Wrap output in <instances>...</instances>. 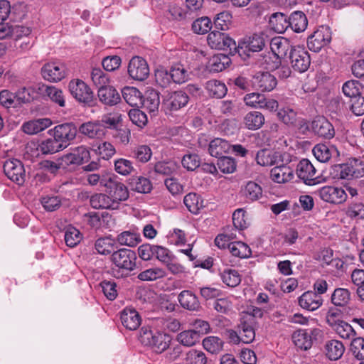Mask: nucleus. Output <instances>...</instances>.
<instances>
[{
  "instance_id": "49530a36",
  "label": "nucleus",
  "mask_w": 364,
  "mask_h": 364,
  "mask_svg": "<svg viewBox=\"0 0 364 364\" xmlns=\"http://www.w3.org/2000/svg\"><path fill=\"white\" fill-rule=\"evenodd\" d=\"M205 89L209 96L218 99L225 97L228 91L226 85L217 80L208 81L205 85Z\"/></svg>"
},
{
  "instance_id": "423d86ee",
  "label": "nucleus",
  "mask_w": 364,
  "mask_h": 364,
  "mask_svg": "<svg viewBox=\"0 0 364 364\" xmlns=\"http://www.w3.org/2000/svg\"><path fill=\"white\" fill-rule=\"evenodd\" d=\"M269 41L268 36L263 33H254L239 43L238 46H237L236 53L240 56L242 55L248 56L250 55L248 52H259L262 50Z\"/></svg>"
},
{
  "instance_id": "f3484780",
  "label": "nucleus",
  "mask_w": 364,
  "mask_h": 364,
  "mask_svg": "<svg viewBox=\"0 0 364 364\" xmlns=\"http://www.w3.org/2000/svg\"><path fill=\"white\" fill-rule=\"evenodd\" d=\"M296 173L306 185L311 186L318 183V177L316 176V169L308 159H304L298 163Z\"/></svg>"
},
{
  "instance_id": "f704fd0d",
  "label": "nucleus",
  "mask_w": 364,
  "mask_h": 364,
  "mask_svg": "<svg viewBox=\"0 0 364 364\" xmlns=\"http://www.w3.org/2000/svg\"><path fill=\"white\" fill-rule=\"evenodd\" d=\"M271 178L276 183H285L292 179V171L289 167L283 165V163H280L271 170Z\"/></svg>"
},
{
  "instance_id": "6ab92c4d",
  "label": "nucleus",
  "mask_w": 364,
  "mask_h": 364,
  "mask_svg": "<svg viewBox=\"0 0 364 364\" xmlns=\"http://www.w3.org/2000/svg\"><path fill=\"white\" fill-rule=\"evenodd\" d=\"M189 101L187 93L183 90L168 92L163 99L165 107L171 111H176L185 107Z\"/></svg>"
},
{
  "instance_id": "72a5a7b5",
  "label": "nucleus",
  "mask_w": 364,
  "mask_h": 364,
  "mask_svg": "<svg viewBox=\"0 0 364 364\" xmlns=\"http://www.w3.org/2000/svg\"><path fill=\"white\" fill-rule=\"evenodd\" d=\"M231 144L225 139L215 138L213 139L208 146L209 154L216 158L223 156V155L230 151Z\"/></svg>"
},
{
  "instance_id": "4be33fe9",
  "label": "nucleus",
  "mask_w": 364,
  "mask_h": 364,
  "mask_svg": "<svg viewBox=\"0 0 364 364\" xmlns=\"http://www.w3.org/2000/svg\"><path fill=\"white\" fill-rule=\"evenodd\" d=\"M77 132L90 139H101L105 135V127L99 120L88 121L81 124Z\"/></svg>"
},
{
  "instance_id": "e2e57ef3",
  "label": "nucleus",
  "mask_w": 364,
  "mask_h": 364,
  "mask_svg": "<svg viewBox=\"0 0 364 364\" xmlns=\"http://www.w3.org/2000/svg\"><path fill=\"white\" fill-rule=\"evenodd\" d=\"M203 346L211 353L220 352L223 347V341L217 336H208L203 339Z\"/></svg>"
},
{
  "instance_id": "b1692460",
  "label": "nucleus",
  "mask_w": 364,
  "mask_h": 364,
  "mask_svg": "<svg viewBox=\"0 0 364 364\" xmlns=\"http://www.w3.org/2000/svg\"><path fill=\"white\" fill-rule=\"evenodd\" d=\"M269 46L272 52L278 59L287 57L291 48H294L287 38L281 36L272 38L269 41Z\"/></svg>"
},
{
  "instance_id": "cd10ccee",
  "label": "nucleus",
  "mask_w": 364,
  "mask_h": 364,
  "mask_svg": "<svg viewBox=\"0 0 364 364\" xmlns=\"http://www.w3.org/2000/svg\"><path fill=\"white\" fill-rule=\"evenodd\" d=\"M97 96L101 102L106 105L114 106L120 102L119 92L112 86L105 85L98 89Z\"/></svg>"
},
{
  "instance_id": "c9c22d12",
  "label": "nucleus",
  "mask_w": 364,
  "mask_h": 364,
  "mask_svg": "<svg viewBox=\"0 0 364 364\" xmlns=\"http://www.w3.org/2000/svg\"><path fill=\"white\" fill-rule=\"evenodd\" d=\"M255 321L253 318L249 320H244L239 325V331L242 342L244 343H250L255 338Z\"/></svg>"
},
{
  "instance_id": "0eeeda50",
  "label": "nucleus",
  "mask_w": 364,
  "mask_h": 364,
  "mask_svg": "<svg viewBox=\"0 0 364 364\" xmlns=\"http://www.w3.org/2000/svg\"><path fill=\"white\" fill-rule=\"evenodd\" d=\"M311 130L314 134L326 139H331L335 136V129L333 124L324 117H316L311 122L310 127L306 122H301V128Z\"/></svg>"
},
{
  "instance_id": "37998d69",
  "label": "nucleus",
  "mask_w": 364,
  "mask_h": 364,
  "mask_svg": "<svg viewBox=\"0 0 364 364\" xmlns=\"http://www.w3.org/2000/svg\"><path fill=\"white\" fill-rule=\"evenodd\" d=\"M63 149H64L61 146L55 136H50L46 139L42 140L38 146V150L44 155L53 154Z\"/></svg>"
},
{
  "instance_id": "393cba45",
  "label": "nucleus",
  "mask_w": 364,
  "mask_h": 364,
  "mask_svg": "<svg viewBox=\"0 0 364 364\" xmlns=\"http://www.w3.org/2000/svg\"><path fill=\"white\" fill-rule=\"evenodd\" d=\"M257 163L262 166H270L283 163V156L279 151L261 149L256 155Z\"/></svg>"
},
{
  "instance_id": "0e129e2a",
  "label": "nucleus",
  "mask_w": 364,
  "mask_h": 364,
  "mask_svg": "<svg viewBox=\"0 0 364 364\" xmlns=\"http://www.w3.org/2000/svg\"><path fill=\"white\" fill-rule=\"evenodd\" d=\"M95 248L99 254L107 255L112 252L114 245L110 237H100L95 241Z\"/></svg>"
},
{
  "instance_id": "6e6d98bb",
  "label": "nucleus",
  "mask_w": 364,
  "mask_h": 364,
  "mask_svg": "<svg viewBox=\"0 0 364 364\" xmlns=\"http://www.w3.org/2000/svg\"><path fill=\"white\" fill-rule=\"evenodd\" d=\"M171 80L175 83H183L189 77L188 71L181 64H176L171 67L169 71Z\"/></svg>"
},
{
  "instance_id": "a211bd4d",
  "label": "nucleus",
  "mask_w": 364,
  "mask_h": 364,
  "mask_svg": "<svg viewBox=\"0 0 364 364\" xmlns=\"http://www.w3.org/2000/svg\"><path fill=\"white\" fill-rule=\"evenodd\" d=\"M253 88L262 92H270L277 85V80L274 75L269 72H259L251 80Z\"/></svg>"
},
{
  "instance_id": "473e14b6",
  "label": "nucleus",
  "mask_w": 364,
  "mask_h": 364,
  "mask_svg": "<svg viewBox=\"0 0 364 364\" xmlns=\"http://www.w3.org/2000/svg\"><path fill=\"white\" fill-rule=\"evenodd\" d=\"M289 27L296 33L304 31L308 26V20L305 14L296 11L291 14L288 18Z\"/></svg>"
},
{
  "instance_id": "58836bf2",
  "label": "nucleus",
  "mask_w": 364,
  "mask_h": 364,
  "mask_svg": "<svg viewBox=\"0 0 364 364\" xmlns=\"http://www.w3.org/2000/svg\"><path fill=\"white\" fill-rule=\"evenodd\" d=\"M326 356L331 360L339 359L345 351V347L342 342L338 340H331L325 344Z\"/></svg>"
},
{
  "instance_id": "4d7b16f0",
  "label": "nucleus",
  "mask_w": 364,
  "mask_h": 364,
  "mask_svg": "<svg viewBox=\"0 0 364 364\" xmlns=\"http://www.w3.org/2000/svg\"><path fill=\"white\" fill-rule=\"evenodd\" d=\"M350 299V291L347 289L337 288L331 295V301L335 306H344Z\"/></svg>"
},
{
  "instance_id": "680f3d73",
  "label": "nucleus",
  "mask_w": 364,
  "mask_h": 364,
  "mask_svg": "<svg viewBox=\"0 0 364 364\" xmlns=\"http://www.w3.org/2000/svg\"><path fill=\"white\" fill-rule=\"evenodd\" d=\"M64 237L65 244L70 247H74L80 242L82 236L77 228L70 226L66 229Z\"/></svg>"
},
{
  "instance_id": "774afa93",
  "label": "nucleus",
  "mask_w": 364,
  "mask_h": 364,
  "mask_svg": "<svg viewBox=\"0 0 364 364\" xmlns=\"http://www.w3.org/2000/svg\"><path fill=\"white\" fill-rule=\"evenodd\" d=\"M350 351L358 360L364 359V338L358 337L350 343Z\"/></svg>"
},
{
  "instance_id": "f8f14e48",
  "label": "nucleus",
  "mask_w": 364,
  "mask_h": 364,
  "mask_svg": "<svg viewBox=\"0 0 364 364\" xmlns=\"http://www.w3.org/2000/svg\"><path fill=\"white\" fill-rule=\"evenodd\" d=\"M289 58L292 68L299 73L306 72L311 64L310 55L304 48L296 46L291 48Z\"/></svg>"
},
{
  "instance_id": "1a4fd4ad",
  "label": "nucleus",
  "mask_w": 364,
  "mask_h": 364,
  "mask_svg": "<svg viewBox=\"0 0 364 364\" xmlns=\"http://www.w3.org/2000/svg\"><path fill=\"white\" fill-rule=\"evenodd\" d=\"M331 40V32L328 26H321L311 34L307 40L309 49L315 53L328 45Z\"/></svg>"
},
{
  "instance_id": "e433bc0d",
  "label": "nucleus",
  "mask_w": 364,
  "mask_h": 364,
  "mask_svg": "<svg viewBox=\"0 0 364 364\" xmlns=\"http://www.w3.org/2000/svg\"><path fill=\"white\" fill-rule=\"evenodd\" d=\"M90 205L95 209L117 210L108 193H95L90 198Z\"/></svg>"
},
{
  "instance_id": "a19ab883",
  "label": "nucleus",
  "mask_w": 364,
  "mask_h": 364,
  "mask_svg": "<svg viewBox=\"0 0 364 364\" xmlns=\"http://www.w3.org/2000/svg\"><path fill=\"white\" fill-rule=\"evenodd\" d=\"M160 105L159 92L154 89L148 90L145 92L144 99L142 98V105L150 112L158 110Z\"/></svg>"
},
{
  "instance_id": "a18cd8bd",
  "label": "nucleus",
  "mask_w": 364,
  "mask_h": 364,
  "mask_svg": "<svg viewBox=\"0 0 364 364\" xmlns=\"http://www.w3.org/2000/svg\"><path fill=\"white\" fill-rule=\"evenodd\" d=\"M264 123V115L257 111L248 112L244 117V124L250 130L259 129Z\"/></svg>"
},
{
  "instance_id": "9d476101",
  "label": "nucleus",
  "mask_w": 364,
  "mask_h": 364,
  "mask_svg": "<svg viewBox=\"0 0 364 364\" xmlns=\"http://www.w3.org/2000/svg\"><path fill=\"white\" fill-rule=\"evenodd\" d=\"M243 100L247 106L256 109H266L269 111H276L278 102L274 99L267 98L258 92H251L245 95Z\"/></svg>"
},
{
  "instance_id": "7ed1b4c3",
  "label": "nucleus",
  "mask_w": 364,
  "mask_h": 364,
  "mask_svg": "<svg viewBox=\"0 0 364 364\" xmlns=\"http://www.w3.org/2000/svg\"><path fill=\"white\" fill-rule=\"evenodd\" d=\"M71 95L80 103L88 107L95 105V97L90 87L82 80H72L68 84Z\"/></svg>"
},
{
  "instance_id": "603ef678",
  "label": "nucleus",
  "mask_w": 364,
  "mask_h": 364,
  "mask_svg": "<svg viewBox=\"0 0 364 364\" xmlns=\"http://www.w3.org/2000/svg\"><path fill=\"white\" fill-rule=\"evenodd\" d=\"M183 203L193 214H198L200 209L203 207V200L195 193L187 194L183 198Z\"/></svg>"
},
{
  "instance_id": "2eb2a0df",
  "label": "nucleus",
  "mask_w": 364,
  "mask_h": 364,
  "mask_svg": "<svg viewBox=\"0 0 364 364\" xmlns=\"http://www.w3.org/2000/svg\"><path fill=\"white\" fill-rule=\"evenodd\" d=\"M129 75L134 80L143 81L149 75L147 62L141 57H133L128 65Z\"/></svg>"
},
{
  "instance_id": "052dcab7",
  "label": "nucleus",
  "mask_w": 364,
  "mask_h": 364,
  "mask_svg": "<svg viewBox=\"0 0 364 364\" xmlns=\"http://www.w3.org/2000/svg\"><path fill=\"white\" fill-rule=\"evenodd\" d=\"M217 166L223 173H232L236 170L237 163L235 159L223 156L218 158Z\"/></svg>"
},
{
  "instance_id": "338daca9",
  "label": "nucleus",
  "mask_w": 364,
  "mask_h": 364,
  "mask_svg": "<svg viewBox=\"0 0 364 364\" xmlns=\"http://www.w3.org/2000/svg\"><path fill=\"white\" fill-rule=\"evenodd\" d=\"M185 360L187 364H206L207 363L205 354L196 349L189 350L186 353Z\"/></svg>"
},
{
  "instance_id": "20e7f679",
  "label": "nucleus",
  "mask_w": 364,
  "mask_h": 364,
  "mask_svg": "<svg viewBox=\"0 0 364 364\" xmlns=\"http://www.w3.org/2000/svg\"><path fill=\"white\" fill-rule=\"evenodd\" d=\"M77 133V128L72 122L60 124L48 130L49 136H55L64 149L76 138Z\"/></svg>"
},
{
  "instance_id": "ddd939ff",
  "label": "nucleus",
  "mask_w": 364,
  "mask_h": 364,
  "mask_svg": "<svg viewBox=\"0 0 364 364\" xmlns=\"http://www.w3.org/2000/svg\"><path fill=\"white\" fill-rule=\"evenodd\" d=\"M90 155L88 149L83 146H78L70 149V151L60 157L61 164L65 166L70 165H80L90 159Z\"/></svg>"
},
{
  "instance_id": "bf43d9fd",
  "label": "nucleus",
  "mask_w": 364,
  "mask_h": 364,
  "mask_svg": "<svg viewBox=\"0 0 364 364\" xmlns=\"http://www.w3.org/2000/svg\"><path fill=\"white\" fill-rule=\"evenodd\" d=\"M361 84L357 80L346 82L342 87L343 94L353 100L362 93Z\"/></svg>"
},
{
  "instance_id": "39448f33",
  "label": "nucleus",
  "mask_w": 364,
  "mask_h": 364,
  "mask_svg": "<svg viewBox=\"0 0 364 364\" xmlns=\"http://www.w3.org/2000/svg\"><path fill=\"white\" fill-rule=\"evenodd\" d=\"M207 41L213 49L225 50L230 55H234L236 53L235 41L224 33L213 31L208 34Z\"/></svg>"
},
{
  "instance_id": "3c124183",
  "label": "nucleus",
  "mask_w": 364,
  "mask_h": 364,
  "mask_svg": "<svg viewBox=\"0 0 364 364\" xmlns=\"http://www.w3.org/2000/svg\"><path fill=\"white\" fill-rule=\"evenodd\" d=\"M313 154L320 162H327L332 156V151H336L334 147H329L325 144H318L313 149Z\"/></svg>"
},
{
  "instance_id": "69168bd1",
  "label": "nucleus",
  "mask_w": 364,
  "mask_h": 364,
  "mask_svg": "<svg viewBox=\"0 0 364 364\" xmlns=\"http://www.w3.org/2000/svg\"><path fill=\"white\" fill-rule=\"evenodd\" d=\"M212 28V22L208 17L196 19L192 24V29L198 34H205Z\"/></svg>"
},
{
  "instance_id": "2f4dec72",
  "label": "nucleus",
  "mask_w": 364,
  "mask_h": 364,
  "mask_svg": "<svg viewBox=\"0 0 364 364\" xmlns=\"http://www.w3.org/2000/svg\"><path fill=\"white\" fill-rule=\"evenodd\" d=\"M52 122L48 118H41L25 122L22 126L23 131L28 134H38L49 127Z\"/></svg>"
},
{
  "instance_id": "9b49d317",
  "label": "nucleus",
  "mask_w": 364,
  "mask_h": 364,
  "mask_svg": "<svg viewBox=\"0 0 364 364\" xmlns=\"http://www.w3.org/2000/svg\"><path fill=\"white\" fill-rule=\"evenodd\" d=\"M338 168L340 177L343 179L364 176V161L360 159H350L346 164L339 165Z\"/></svg>"
},
{
  "instance_id": "de8ad7c7",
  "label": "nucleus",
  "mask_w": 364,
  "mask_h": 364,
  "mask_svg": "<svg viewBox=\"0 0 364 364\" xmlns=\"http://www.w3.org/2000/svg\"><path fill=\"white\" fill-rule=\"evenodd\" d=\"M117 240L121 245L135 247L140 242L141 236L133 230L124 231L118 235Z\"/></svg>"
},
{
  "instance_id": "c756f323",
  "label": "nucleus",
  "mask_w": 364,
  "mask_h": 364,
  "mask_svg": "<svg viewBox=\"0 0 364 364\" xmlns=\"http://www.w3.org/2000/svg\"><path fill=\"white\" fill-rule=\"evenodd\" d=\"M121 321L127 329L134 331L139 326L141 318L135 309L126 308L121 314Z\"/></svg>"
},
{
  "instance_id": "7c9ffc66",
  "label": "nucleus",
  "mask_w": 364,
  "mask_h": 364,
  "mask_svg": "<svg viewBox=\"0 0 364 364\" xmlns=\"http://www.w3.org/2000/svg\"><path fill=\"white\" fill-rule=\"evenodd\" d=\"M242 196L247 203H252L260 199L262 196V188L255 181H248L240 191Z\"/></svg>"
},
{
  "instance_id": "79ce46f5",
  "label": "nucleus",
  "mask_w": 364,
  "mask_h": 364,
  "mask_svg": "<svg viewBox=\"0 0 364 364\" xmlns=\"http://www.w3.org/2000/svg\"><path fill=\"white\" fill-rule=\"evenodd\" d=\"M288 18L283 13H274L269 18V24L275 32L282 33L289 27Z\"/></svg>"
},
{
  "instance_id": "a878e982",
  "label": "nucleus",
  "mask_w": 364,
  "mask_h": 364,
  "mask_svg": "<svg viewBox=\"0 0 364 364\" xmlns=\"http://www.w3.org/2000/svg\"><path fill=\"white\" fill-rule=\"evenodd\" d=\"M319 333L320 330L317 328L312 329L311 334L306 330H299L293 333L292 341L298 348L306 350L312 346L311 336H316Z\"/></svg>"
},
{
  "instance_id": "4468645a",
  "label": "nucleus",
  "mask_w": 364,
  "mask_h": 364,
  "mask_svg": "<svg viewBox=\"0 0 364 364\" xmlns=\"http://www.w3.org/2000/svg\"><path fill=\"white\" fill-rule=\"evenodd\" d=\"M4 172L12 181L18 185H22L26 181V171L21 161L11 159L4 164Z\"/></svg>"
},
{
  "instance_id": "4c0bfd02",
  "label": "nucleus",
  "mask_w": 364,
  "mask_h": 364,
  "mask_svg": "<svg viewBox=\"0 0 364 364\" xmlns=\"http://www.w3.org/2000/svg\"><path fill=\"white\" fill-rule=\"evenodd\" d=\"M231 63L228 54L213 55L209 60L208 68L211 73H218L225 70Z\"/></svg>"
},
{
  "instance_id": "6e6552de",
  "label": "nucleus",
  "mask_w": 364,
  "mask_h": 364,
  "mask_svg": "<svg viewBox=\"0 0 364 364\" xmlns=\"http://www.w3.org/2000/svg\"><path fill=\"white\" fill-rule=\"evenodd\" d=\"M101 186L107 188V192L110 196L112 203H114L116 209L119 208L122 201H125L129 198V191L125 185L117 181L109 178L108 180L101 181Z\"/></svg>"
},
{
  "instance_id": "bb28decb",
  "label": "nucleus",
  "mask_w": 364,
  "mask_h": 364,
  "mask_svg": "<svg viewBox=\"0 0 364 364\" xmlns=\"http://www.w3.org/2000/svg\"><path fill=\"white\" fill-rule=\"evenodd\" d=\"M323 304L321 296L314 292L307 291L299 297V306L306 310L314 311L318 309Z\"/></svg>"
},
{
  "instance_id": "864d4df0",
  "label": "nucleus",
  "mask_w": 364,
  "mask_h": 364,
  "mask_svg": "<svg viewBox=\"0 0 364 364\" xmlns=\"http://www.w3.org/2000/svg\"><path fill=\"white\" fill-rule=\"evenodd\" d=\"M152 156V151L147 145H139L135 147L131 154V156L139 163L148 162Z\"/></svg>"
},
{
  "instance_id": "dca6fc26",
  "label": "nucleus",
  "mask_w": 364,
  "mask_h": 364,
  "mask_svg": "<svg viewBox=\"0 0 364 364\" xmlns=\"http://www.w3.org/2000/svg\"><path fill=\"white\" fill-rule=\"evenodd\" d=\"M42 77L50 82H58L65 77V66L58 63H47L41 69Z\"/></svg>"
},
{
  "instance_id": "5fc2aeb1",
  "label": "nucleus",
  "mask_w": 364,
  "mask_h": 364,
  "mask_svg": "<svg viewBox=\"0 0 364 364\" xmlns=\"http://www.w3.org/2000/svg\"><path fill=\"white\" fill-rule=\"evenodd\" d=\"M223 282L228 287H235L241 282V277L237 270L225 269L220 274Z\"/></svg>"
},
{
  "instance_id": "412c9836",
  "label": "nucleus",
  "mask_w": 364,
  "mask_h": 364,
  "mask_svg": "<svg viewBox=\"0 0 364 364\" xmlns=\"http://www.w3.org/2000/svg\"><path fill=\"white\" fill-rule=\"evenodd\" d=\"M37 90L43 98L47 97L61 107L65 106V97L61 89L53 85L40 83L37 85Z\"/></svg>"
},
{
  "instance_id": "f257e3e1",
  "label": "nucleus",
  "mask_w": 364,
  "mask_h": 364,
  "mask_svg": "<svg viewBox=\"0 0 364 364\" xmlns=\"http://www.w3.org/2000/svg\"><path fill=\"white\" fill-rule=\"evenodd\" d=\"M136 255L129 249L121 248L114 251L111 261L114 265L112 273L115 277L120 278L128 275L136 267Z\"/></svg>"
},
{
  "instance_id": "c03bdc74",
  "label": "nucleus",
  "mask_w": 364,
  "mask_h": 364,
  "mask_svg": "<svg viewBox=\"0 0 364 364\" xmlns=\"http://www.w3.org/2000/svg\"><path fill=\"white\" fill-rule=\"evenodd\" d=\"M228 250L232 256L239 258H249L252 255L250 247L241 241L230 242L228 246Z\"/></svg>"
},
{
  "instance_id": "8fccbe9b",
  "label": "nucleus",
  "mask_w": 364,
  "mask_h": 364,
  "mask_svg": "<svg viewBox=\"0 0 364 364\" xmlns=\"http://www.w3.org/2000/svg\"><path fill=\"white\" fill-rule=\"evenodd\" d=\"M130 187L132 191L138 193H148L152 189V183L149 178L139 176L131 180Z\"/></svg>"
},
{
  "instance_id": "aec40b11",
  "label": "nucleus",
  "mask_w": 364,
  "mask_h": 364,
  "mask_svg": "<svg viewBox=\"0 0 364 364\" xmlns=\"http://www.w3.org/2000/svg\"><path fill=\"white\" fill-rule=\"evenodd\" d=\"M318 195L323 201L334 204H341L347 198L344 189L337 186H323L319 189Z\"/></svg>"
},
{
  "instance_id": "09e8293b",
  "label": "nucleus",
  "mask_w": 364,
  "mask_h": 364,
  "mask_svg": "<svg viewBox=\"0 0 364 364\" xmlns=\"http://www.w3.org/2000/svg\"><path fill=\"white\" fill-rule=\"evenodd\" d=\"M200 336L193 330H186L177 335L176 340L181 345L191 347L199 343Z\"/></svg>"
},
{
  "instance_id": "c85d7f7f",
  "label": "nucleus",
  "mask_w": 364,
  "mask_h": 364,
  "mask_svg": "<svg viewBox=\"0 0 364 364\" xmlns=\"http://www.w3.org/2000/svg\"><path fill=\"white\" fill-rule=\"evenodd\" d=\"M178 300L181 306L185 309L198 311L201 309L198 298L191 291H182L178 296Z\"/></svg>"
},
{
  "instance_id": "ea45409f",
  "label": "nucleus",
  "mask_w": 364,
  "mask_h": 364,
  "mask_svg": "<svg viewBox=\"0 0 364 364\" xmlns=\"http://www.w3.org/2000/svg\"><path fill=\"white\" fill-rule=\"evenodd\" d=\"M122 97L132 107H139L142 103V94L136 87H125L122 90Z\"/></svg>"
},
{
  "instance_id": "f03ea898",
  "label": "nucleus",
  "mask_w": 364,
  "mask_h": 364,
  "mask_svg": "<svg viewBox=\"0 0 364 364\" xmlns=\"http://www.w3.org/2000/svg\"><path fill=\"white\" fill-rule=\"evenodd\" d=\"M139 341L155 353H161L168 348L171 338L166 333L143 327L140 331Z\"/></svg>"
},
{
  "instance_id": "13d9d810",
  "label": "nucleus",
  "mask_w": 364,
  "mask_h": 364,
  "mask_svg": "<svg viewBox=\"0 0 364 364\" xmlns=\"http://www.w3.org/2000/svg\"><path fill=\"white\" fill-rule=\"evenodd\" d=\"M164 269L159 267L150 268L140 272L137 278L141 281H154L166 277Z\"/></svg>"
},
{
  "instance_id": "5701e85b",
  "label": "nucleus",
  "mask_w": 364,
  "mask_h": 364,
  "mask_svg": "<svg viewBox=\"0 0 364 364\" xmlns=\"http://www.w3.org/2000/svg\"><path fill=\"white\" fill-rule=\"evenodd\" d=\"M335 314L328 312L326 320L328 323L332 326L336 333L342 338L350 339L355 336L356 333L353 327L348 323L338 320H334Z\"/></svg>"
}]
</instances>
